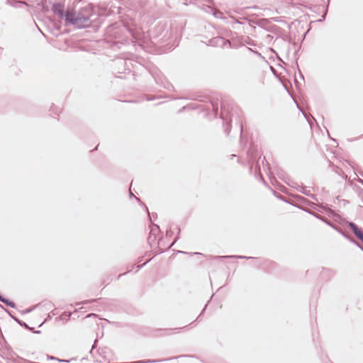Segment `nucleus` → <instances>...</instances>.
I'll list each match as a JSON object with an SVG mask.
<instances>
[{
  "mask_svg": "<svg viewBox=\"0 0 363 363\" xmlns=\"http://www.w3.org/2000/svg\"><path fill=\"white\" fill-rule=\"evenodd\" d=\"M273 74H274V77H276V80L277 82L279 84H281L283 85L286 89H287L286 88V85L282 82V80L281 79L280 77L277 74L275 69H274V72H273Z\"/></svg>",
  "mask_w": 363,
  "mask_h": 363,
  "instance_id": "obj_4",
  "label": "nucleus"
},
{
  "mask_svg": "<svg viewBox=\"0 0 363 363\" xmlns=\"http://www.w3.org/2000/svg\"><path fill=\"white\" fill-rule=\"evenodd\" d=\"M348 225L357 238L363 242V232L361 229L353 222H350Z\"/></svg>",
  "mask_w": 363,
  "mask_h": 363,
  "instance_id": "obj_3",
  "label": "nucleus"
},
{
  "mask_svg": "<svg viewBox=\"0 0 363 363\" xmlns=\"http://www.w3.org/2000/svg\"><path fill=\"white\" fill-rule=\"evenodd\" d=\"M277 184V183L274 181V184H273L274 187L276 186Z\"/></svg>",
  "mask_w": 363,
  "mask_h": 363,
  "instance_id": "obj_9",
  "label": "nucleus"
},
{
  "mask_svg": "<svg viewBox=\"0 0 363 363\" xmlns=\"http://www.w3.org/2000/svg\"><path fill=\"white\" fill-rule=\"evenodd\" d=\"M273 53L277 55V57H278V59L279 60V57L278 56V55L277 54V52H275V50H274L273 51Z\"/></svg>",
  "mask_w": 363,
  "mask_h": 363,
  "instance_id": "obj_8",
  "label": "nucleus"
},
{
  "mask_svg": "<svg viewBox=\"0 0 363 363\" xmlns=\"http://www.w3.org/2000/svg\"><path fill=\"white\" fill-rule=\"evenodd\" d=\"M66 20L72 23L73 24H75L77 26H84L87 22L89 18L87 17H79V15H77L74 11H67L66 15Z\"/></svg>",
  "mask_w": 363,
  "mask_h": 363,
  "instance_id": "obj_2",
  "label": "nucleus"
},
{
  "mask_svg": "<svg viewBox=\"0 0 363 363\" xmlns=\"http://www.w3.org/2000/svg\"><path fill=\"white\" fill-rule=\"evenodd\" d=\"M301 192L306 195H308V193L307 192V191L304 189V190L301 191Z\"/></svg>",
  "mask_w": 363,
  "mask_h": 363,
  "instance_id": "obj_7",
  "label": "nucleus"
},
{
  "mask_svg": "<svg viewBox=\"0 0 363 363\" xmlns=\"http://www.w3.org/2000/svg\"><path fill=\"white\" fill-rule=\"evenodd\" d=\"M350 242L354 243L357 247H358L362 251H363V247L357 242L356 241L354 238H349Z\"/></svg>",
  "mask_w": 363,
  "mask_h": 363,
  "instance_id": "obj_5",
  "label": "nucleus"
},
{
  "mask_svg": "<svg viewBox=\"0 0 363 363\" xmlns=\"http://www.w3.org/2000/svg\"><path fill=\"white\" fill-rule=\"evenodd\" d=\"M274 196L277 197L279 199H281L282 196L279 194H277V193L274 191Z\"/></svg>",
  "mask_w": 363,
  "mask_h": 363,
  "instance_id": "obj_6",
  "label": "nucleus"
},
{
  "mask_svg": "<svg viewBox=\"0 0 363 363\" xmlns=\"http://www.w3.org/2000/svg\"><path fill=\"white\" fill-rule=\"evenodd\" d=\"M274 23H279L280 24V26H278L274 23V34L277 35V38L281 37L284 38L286 37L290 28L289 24L279 17H274Z\"/></svg>",
  "mask_w": 363,
  "mask_h": 363,
  "instance_id": "obj_1",
  "label": "nucleus"
}]
</instances>
